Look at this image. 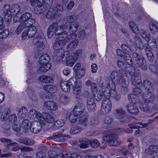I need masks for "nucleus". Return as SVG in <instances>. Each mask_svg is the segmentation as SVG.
I'll use <instances>...</instances> for the list:
<instances>
[{
    "label": "nucleus",
    "instance_id": "c9c22d12",
    "mask_svg": "<svg viewBox=\"0 0 158 158\" xmlns=\"http://www.w3.org/2000/svg\"><path fill=\"white\" fill-rule=\"evenodd\" d=\"M116 117L118 119L123 118L126 114L125 111L122 108H119L116 110Z\"/></svg>",
    "mask_w": 158,
    "mask_h": 158
},
{
    "label": "nucleus",
    "instance_id": "ddd939ff",
    "mask_svg": "<svg viewBox=\"0 0 158 158\" xmlns=\"http://www.w3.org/2000/svg\"><path fill=\"white\" fill-rule=\"evenodd\" d=\"M64 54H62L60 58L61 59H63L65 55V56L66 60H65L66 65L72 67L74 64L75 62L76 61L72 57L70 56V54L69 52H64Z\"/></svg>",
    "mask_w": 158,
    "mask_h": 158
},
{
    "label": "nucleus",
    "instance_id": "cd10ccee",
    "mask_svg": "<svg viewBox=\"0 0 158 158\" xmlns=\"http://www.w3.org/2000/svg\"><path fill=\"white\" fill-rule=\"evenodd\" d=\"M158 151V146L155 145H152L149 146L148 148L145 149V152L146 154L151 155L152 153H155Z\"/></svg>",
    "mask_w": 158,
    "mask_h": 158
},
{
    "label": "nucleus",
    "instance_id": "f257e3e1",
    "mask_svg": "<svg viewBox=\"0 0 158 158\" xmlns=\"http://www.w3.org/2000/svg\"><path fill=\"white\" fill-rule=\"evenodd\" d=\"M77 35L76 34L69 35L68 36V32L64 31L59 35L57 39L59 40L53 45V48L55 51H58L61 49L69 40L66 49L69 52L74 50L77 47L78 41L76 39Z\"/></svg>",
    "mask_w": 158,
    "mask_h": 158
},
{
    "label": "nucleus",
    "instance_id": "6e6d98bb",
    "mask_svg": "<svg viewBox=\"0 0 158 158\" xmlns=\"http://www.w3.org/2000/svg\"><path fill=\"white\" fill-rule=\"evenodd\" d=\"M149 49L147 48L146 50V56L148 60L150 62H153L154 60L153 54L149 50Z\"/></svg>",
    "mask_w": 158,
    "mask_h": 158
},
{
    "label": "nucleus",
    "instance_id": "bb28decb",
    "mask_svg": "<svg viewBox=\"0 0 158 158\" xmlns=\"http://www.w3.org/2000/svg\"><path fill=\"white\" fill-rule=\"evenodd\" d=\"M50 57L47 54H44L41 56L39 59V64H47L50 63Z\"/></svg>",
    "mask_w": 158,
    "mask_h": 158
},
{
    "label": "nucleus",
    "instance_id": "20e7f679",
    "mask_svg": "<svg viewBox=\"0 0 158 158\" xmlns=\"http://www.w3.org/2000/svg\"><path fill=\"white\" fill-rule=\"evenodd\" d=\"M76 81L75 77H72L67 81L62 80L60 82V86L62 90L65 92L69 91L70 90V86L73 84H75Z\"/></svg>",
    "mask_w": 158,
    "mask_h": 158
},
{
    "label": "nucleus",
    "instance_id": "9d476101",
    "mask_svg": "<svg viewBox=\"0 0 158 158\" xmlns=\"http://www.w3.org/2000/svg\"><path fill=\"white\" fill-rule=\"evenodd\" d=\"M104 140L107 141L110 146H116L118 144V137L114 134L109 135L103 137Z\"/></svg>",
    "mask_w": 158,
    "mask_h": 158
},
{
    "label": "nucleus",
    "instance_id": "680f3d73",
    "mask_svg": "<svg viewBox=\"0 0 158 158\" xmlns=\"http://www.w3.org/2000/svg\"><path fill=\"white\" fill-rule=\"evenodd\" d=\"M75 85V87L73 90V92L74 93L78 94L79 93L81 89V84H77V81L75 84H74L73 86Z\"/></svg>",
    "mask_w": 158,
    "mask_h": 158
},
{
    "label": "nucleus",
    "instance_id": "c03bdc74",
    "mask_svg": "<svg viewBox=\"0 0 158 158\" xmlns=\"http://www.w3.org/2000/svg\"><path fill=\"white\" fill-rule=\"evenodd\" d=\"M25 24L24 23H21L17 27L15 31L16 33L18 35L21 32L23 29L29 27V26H27L28 24Z\"/></svg>",
    "mask_w": 158,
    "mask_h": 158
},
{
    "label": "nucleus",
    "instance_id": "423d86ee",
    "mask_svg": "<svg viewBox=\"0 0 158 158\" xmlns=\"http://www.w3.org/2000/svg\"><path fill=\"white\" fill-rule=\"evenodd\" d=\"M43 119H40L39 121H35L30 129L31 132L34 134L39 133L42 130V128L44 126Z\"/></svg>",
    "mask_w": 158,
    "mask_h": 158
},
{
    "label": "nucleus",
    "instance_id": "2f4dec72",
    "mask_svg": "<svg viewBox=\"0 0 158 158\" xmlns=\"http://www.w3.org/2000/svg\"><path fill=\"white\" fill-rule=\"evenodd\" d=\"M27 113V108L24 107L21 108L18 112V116L19 118L22 119L25 118Z\"/></svg>",
    "mask_w": 158,
    "mask_h": 158
},
{
    "label": "nucleus",
    "instance_id": "f3484780",
    "mask_svg": "<svg viewBox=\"0 0 158 158\" xmlns=\"http://www.w3.org/2000/svg\"><path fill=\"white\" fill-rule=\"evenodd\" d=\"M112 85H109L106 88H102L101 89L102 94L106 99H109L110 98L111 94H113V91L112 90Z\"/></svg>",
    "mask_w": 158,
    "mask_h": 158
},
{
    "label": "nucleus",
    "instance_id": "6ab92c4d",
    "mask_svg": "<svg viewBox=\"0 0 158 158\" xmlns=\"http://www.w3.org/2000/svg\"><path fill=\"white\" fill-rule=\"evenodd\" d=\"M128 112L132 115H136L139 112V109L135 105L131 103L126 106Z\"/></svg>",
    "mask_w": 158,
    "mask_h": 158
},
{
    "label": "nucleus",
    "instance_id": "49530a36",
    "mask_svg": "<svg viewBox=\"0 0 158 158\" xmlns=\"http://www.w3.org/2000/svg\"><path fill=\"white\" fill-rule=\"evenodd\" d=\"M83 128L79 126H76L73 127L70 130V133L72 134H76L81 131Z\"/></svg>",
    "mask_w": 158,
    "mask_h": 158
},
{
    "label": "nucleus",
    "instance_id": "69168bd1",
    "mask_svg": "<svg viewBox=\"0 0 158 158\" xmlns=\"http://www.w3.org/2000/svg\"><path fill=\"white\" fill-rule=\"evenodd\" d=\"M19 149L20 148L19 146V144L15 141L13 144L10 147V149H9L13 151L16 152L19 150Z\"/></svg>",
    "mask_w": 158,
    "mask_h": 158
},
{
    "label": "nucleus",
    "instance_id": "aec40b11",
    "mask_svg": "<svg viewBox=\"0 0 158 158\" xmlns=\"http://www.w3.org/2000/svg\"><path fill=\"white\" fill-rule=\"evenodd\" d=\"M42 118L44 123V126L45 122L49 123H52L54 122V118L53 116L48 113L44 112L42 114Z\"/></svg>",
    "mask_w": 158,
    "mask_h": 158
},
{
    "label": "nucleus",
    "instance_id": "864d4df0",
    "mask_svg": "<svg viewBox=\"0 0 158 158\" xmlns=\"http://www.w3.org/2000/svg\"><path fill=\"white\" fill-rule=\"evenodd\" d=\"M79 141L80 143V148H85L88 147V143L84 138H80Z\"/></svg>",
    "mask_w": 158,
    "mask_h": 158
},
{
    "label": "nucleus",
    "instance_id": "09e8293b",
    "mask_svg": "<svg viewBox=\"0 0 158 158\" xmlns=\"http://www.w3.org/2000/svg\"><path fill=\"white\" fill-rule=\"evenodd\" d=\"M112 90L113 91V94L114 95V98L116 101H119L120 98L121 96L118 94L116 90V86L115 84H113L112 85Z\"/></svg>",
    "mask_w": 158,
    "mask_h": 158
},
{
    "label": "nucleus",
    "instance_id": "a211bd4d",
    "mask_svg": "<svg viewBox=\"0 0 158 158\" xmlns=\"http://www.w3.org/2000/svg\"><path fill=\"white\" fill-rule=\"evenodd\" d=\"M129 69L127 70V73L131 76V78H133L136 76H138L139 75V72L138 67L136 64L133 65V69Z\"/></svg>",
    "mask_w": 158,
    "mask_h": 158
},
{
    "label": "nucleus",
    "instance_id": "393cba45",
    "mask_svg": "<svg viewBox=\"0 0 158 158\" xmlns=\"http://www.w3.org/2000/svg\"><path fill=\"white\" fill-rule=\"evenodd\" d=\"M128 98L130 102L135 104L139 102L138 96L134 94H130L128 95Z\"/></svg>",
    "mask_w": 158,
    "mask_h": 158
},
{
    "label": "nucleus",
    "instance_id": "7c9ffc66",
    "mask_svg": "<svg viewBox=\"0 0 158 158\" xmlns=\"http://www.w3.org/2000/svg\"><path fill=\"white\" fill-rule=\"evenodd\" d=\"M0 140L4 144V145L8 149H10V147L15 142L10 139L4 138H1Z\"/></svg>",
    "mask_w": 158,
    "mask_h": 158
},
{
    "label": "nucleus",
    "instance_id": "0e129e2a",
    "mask_svg": "<svg viewBox=\"0 0 158 158\" xmlns=\"http://www.w3.org/2000/svg\"><path fill=\"white\" fill-rule=\"evenodd\" d=\"M89 143L91 146L94 148H97L100 145L99 142L97 139H92Z\"/></svg>",
    "mask_w": 158,
    "mask_h": 158
},
{
    "label": "nucleus",
    "instance_id": "c85d7f7f",
    "mask_svg": "<svg viewBox=\"0 0 158 158\" xmlns=\"http://www.w3.org/2000/svg\"><path fill=\"white\" fill-rule=\"evenodd\" d=\"M78 27V24L76 22H74L70 24L69 29V32L70 33L69 35L72 34H76L75 33L77 31Z\"/></svg>",
    "mask_w": 158,
    "mask_h": 158
},
{
    "label": "nucleus",
    "instance_id": "8fccbe9b",
    "mask_svg": "<svg viewBox=\"0 0 158 158\" xmlns=\"http://www.w3.org/2000/svg\"><path fill=\"white\" fill-rule=\"evenodd\" d=\"M131 52H130L129 54L125 53V54L123 56L122 58H123L126 61V62L128 64L130 65H131V66H132L133 62L131 58Z\"/></svg>",
    "mask_w": 158,
    "mask_h": 158
},
{
    "label": "nucleus",
    "instance_id": "58836bf2",
    "mask_svg": "<svg viewBox=\"0 0 158 158\" xmlns=\"http://www.w3.org/2000/svg\"><path fill=\"white\" fill-rule=\"evenodd\" d=\"M32 124L31 121L30 120L25 119L22 121L21 126L23 129L25 130H27L31 128Z\"/></svg>",
    "mask_w": 158,
    "mask_h": 158
},
{
    "label": "nucleus",
    "instance_id": "7ed1b4c3",
    "mask_svg": "<svg viewBox=\"0 0 158 158\" xmlns=\"http://www.w3.org/2000/svg\"><path fill=\"white\" fill-rule=\"evenodd\" d=\"M132 58L134 61L138 64L139 67H141L143 70H147V67L146 60L140 56L138 53L136 52L133 53Z\"/></svg>",
    "mask_w": 158,
    "mask_h": 158
},
{
    "label": "nucleus",
    "instance_id": "0eeeda50",
    "mask_svg": "<svg viewBox=\"0 0 158 158\" xmlns=\"http://www.w3.org/2000/svg\"><path fill=\"white\" fill-rule=\"evenodd\" d=\"M42 36V35L36 36L32 40L33 44L37 46L36 48L38 51H41L45 47V45L43 43L44 38Z\"/></svg>",
    "mask_w": 158,
    "mask_h": 158
},
{
    "label": "nucleus",
    "instance_id": "4c0bfd02",
    "mask_svg": "<svg viewBox=\"0 0 158 158\" xmlns=\"http://www.w3.org/2000/svg\"><path fill=\"white\" fill-rule=\"evenodd\" d=\"M142 85L145 90L149 91L153 89V85L148 80H145L143 81Z\"/></svg>",
    "mask_w": 158,
    "mask_h": 158
},
{
    "label": "nucleus",
    "instance_id": "2eb2a0df",
    "mask_svg": "<svg viewBox=\"0 0 158 158\" xmlns=\"http://www.w3.org/2000/svg\"><path fill=\"white\" fill-rule=\"evenodd\" d=\"M155 98V96L154 94L150 91L144 94L143 96V100L146 103L152 102Z\"/></svg>",
    "mask_w": 158,
    "mask_h": 158
},
{
    "label": "nucleus",
    "instance_id": "dca6fc26",
    "mask_svg": "<svg viewBox=\"0 0 158 158\" xmlns=\"http://www.w3.org/2000/svg\"><path fill=\"white\" fill-rule=\"evenodd\" d=\"M86 106L89 112H92L95 110L96 108V105L93 98H89L87 99Z\"/></svg>",
    "mask_w": 158,
    "mask_h": 158
},
{
    "label": "nucleus",
    "instance_id": "f704fd0d",
    "mask_svg": "<svg viewBox=\"0 0 158 158\" xmlns=\"http://www.w3.org/2000/svg\"><path fill=\"white\" fill-rule=\"evenodd\" d=\"M29 38L33 37L37 31L36 27L35 26H32L26 30Z\"/></svg>",
    "mask_w": 158,
    "mask_h": 158
},
{
    "label": "nucleus",
    "instance_id": "473e14b6",
    "mask_svg": "<svg viewBox=\"0 0 158 158\" xmlns=\"http://www.w3.org/2000/svg\"><path fill=\"white\" fill-rule=\"evenodd\" d=\"M43 88L45 91L52 93H55L57 89L55 85H45Z\"/></svg>",
    "mask_w": 158,
    "mask_h": 158
},
{
    "label": "nucleus",
    "instance_id": "37998d69",
    "mask_svg": "<svg viewBox=\"0 0 158 158\" xmlns=\"http://www.w3.org/2000/svg\"><path fill=\"white\" fill-rule=\"evenodd\" d=\"M52 9L57 16L59 15L63 9V6L60 5H56Z\"/></svg>",
    "mask_w": 158,
    "mask_h": 158
},
{
    "label": "nucleus",
    "instance_id": "72a5a7b5",
    "mask_svg": "<svg viewBox=\"0 0 158 158\" xmlns=\"http://www.w3.org/2000/svg\"><path fill=\"white\" fill-rule=\"evenodd\" d=\"M50 138L53 139L56 141H63L65 139H64L63 137L62 136L60 132H56L54 133L53 136L50 137Z\"/></svg>",
    "mask_w": 158,
    "mask_h": 158
},
{
    "label": "nucleus",
    "instance_id": "3c124183",
    "mask_svg": "<svg viewBox=\"0 0 158 158\" xmlns=\"http://www.w3.org/2000/svg\"><path fill=\"white\" fill-rule=\"evenodd\" d=\"M149 28L151 33L152 34H156L158 31V28L155 24L152 23L149 25Z\"/></svg>",
    "mask_w": 158,
    "mask_h": 158
},
{
    "label": "nucleus",
    "instance_id": "f8f14e48",
    "mask_svg": "<svg viewBox=\"0 0 158 158\" xmlns=\"http://www.w3.org/2000/svg\"><path fill=\"white\" fill-rule=\"evenodd\" d=\"M28 115V117L34 121H39L40 119H43L42 114L33 109L29 111Z\"/></svg>",
    "mask_w": 158,
    "mask_h": 158
},
{
    "label": "nucleus",
    "instance_id": "6e6552de",
    "mask_svg": "<svg viewBox=\"0 0 158 158\" xmlns=\"http://www.w3.org/2000/svg\"><path fill=\"white\" fill-rule=\"evenodd\" d=\"M112 108V102L109 99H104L102 101L101 110L104 114L108 113Z\"/></svg>",
    "mask_w": 158,
    "mask_h": 158
},
{
    "label": "nucleus",
    "instance_id": "9b49d317",
    "mask_svg": "<svg viewBox=\"0 0 158 158\" xmlns=\"http://www.w3.org/2000/svg\"><path fill=\"white\" fill-rule=\"evenodd\" d=\"M116 83L118 84L119 86L122 87L121 92L122 94H126L128 93L127 87L128 84H127L126 80L123 77H121L120 80L117 79Z\"/></svg>",
    "mask_w": 158,
    "mask_h": 158
},
{
    "label": "nucleus",
    "instance_id": "603ef678",
    "mask_svg": "<svg viewBox=\"0 0 158 158\" xmlns=\"http://www.w3.org/2000/svg\"><path fill=\"white\" fill-rule=\"evenodd\" d=\"M10 113V110L9 109H5L3 111L2 114L1 116V120L3 121L6 120L7 118V116Z\"/></svg>",
    "mask_w": 158,
    "mask_h": 158
},
{
    "label": "nucleus",
    "instance_id": "e2e57ef3",
    "mask_svg": "<svg viewBox=\"0 0 158 158\" xmlns=\"http://www.w3.org/2000/svg\"><path fill=\"white\" fill-rule=\"evenodd\" d=\"M65 123L64 121L62 119L57 120L54 123V126L57 128L61 127L63 126Z\"/></svg>",
    "mask_w": 158,
    "mask_h": 158
},
{
    "label": "nucleus",
    "instance_id": "a878e982",
    "mask_svg": "<svg viewBox=\"0 0 158 158\" xmlns=\"http://www.w3.org/2000/svg\"><path fill=\"white\" fill-rule=\"evenodd\" d=\"M138 124H140V123L133 122L132 123L129 124V128L126 129L124 131L125 132L127 133H130L132 132V129H139L140 127V126L138 125Z\"/></svg>",
    "mask_w": 158,
    "mask_h": 158
},
{
    "label": "nucleus",
    "instance_id": "4be33fe9",
    "mask_svg": "<svg viewBox=\"0 0 158 158\" xmlns=\"http://www.w3.org/2000/svg\"><path fill=\"white\" fill-rule=\"evenodd\" d=\"M53 0H39L37 2L38 6L43 8L48 5V9L50 7V5L52 3Z\"/></svg>",
    "mask_w": 158,
    "mask_h": 158
},
{
    "label": "nucleus",
    "instance_id": "1a4fd4ad",
    "mask_svg": "<svg viewBox=\"0 0 158 158\" xmlns=\"http://www.w3.org/2000/svg\"><path fill=\"white\" fill-rule=\"evenodd\" d=\"M2 11L4 18L7 21H9L12 18L11 7L9 4H5L2 7Z\"/></svg>",
    "mask_w": 158,
    "mask_h": 158
},
{
    "label": "nucleus",
    "instance_id": "a19ab883",
    "mask_svg": "<svg viewBox=\"0 0 158 158\" xmlns=\"http://www.w3.org/2000/svg\"><path fill=\"white\" fill-rule=\"evenodd\" d=\"M129 25L130 29L134 33L138 34L139 33L137 25L135 23L131 21L130 22Z\"/></svg>",
    "mask_w": 158,
    "mask_h": 158
},
{
    "label": "nucleus",
    "instance_id": "774afa93",
    "mask_svg": "<svg viewBox=\"0 0 158 158\" xmlns=\"http://www.w3.org/2000/svg\"><path fill=\"white\" fill-rule=\"evenodd\" d=\"M9 33L8 30L5 29L0 33V38L5 39L7 37Z\"/></svg>",
    "mask_w": 158,
    "mask_h": 158
},
{
    "label": "nucleus",
    "instance_id": "338daca9",
    "mask_svg": "<svg viewBox=\"0 0 158 158\" xmlns=\"http://www.w3.org/2000/svg\"><path fill=\"white\" fill-rule=\"evenodd\" d=\"M76 18H74L73 16L69 15L67 16L64 19V21H66V23H72L73 21H74Z\"/></svg>",
    "mask_w": 158,
    "mask_h": 158
},
{
    "label": "nucleus",
    "instance_id": "c756f323",
    "mask_svg": "<svg viewBox=\"0 0 158 158\" xmlns=\"http://www.w3.org/2000/svg\"><path fill=\"white\" fill-rule=\"evenodd\" d=\"M19 143L26 145H31L35 143V141L32 139L27 138H21L18 139Z\"/></svg>",
    "mask_w": 158,
    "mask_h": 158
},
{
    "label": "nucleus",
    "instance_id": "5fc2aeb1",
    "mask_svg": "<svg viewBox=\"0 0 158 158\" xmlns=\"http://www.w3.org/2000/svg\"><path fill=\"white\" fill-rule=\"evenodd\" d=\"M85 73V71L83 68H82L77 71L75 72V74L77 78H81L84 76Z\"/></svg>",
    "mask_w": 158,
    "mask_h": 158
},
{
    "label": "nucleus",
    "instance_id": "ea45409f",
    "mask_svg": "<svg viewBox=\"0 0 158 158\" xmlns=\"http://www.w3.org/2000/svg\"><path fill=\"white\" fill-rule=\"evenodd\" d=\"M48 5H47V6H46V7H44V8L39 6H36L34 8V11L37 15L42 14L48 9Z\"/></svg>",
    "mask_w": 158,
    "mask_h": 158
},
{
    "label": "nucleus",
    "instance_id": "412c9836",
    "mask_svg": "<svg viewBox=\"0 0 158 158\" xmlns=\"http://www.w3.org/2000/svg\"><path fill=\"white\" fill-rule=\"evenodd\" d=\"M88 116L87 115H82L78 120V124L81 125L84 129L87 126Z\"/></svg>",
    "mask_w": 158,
    "mask_h": 158
},
{
    "label": "nucleus",
    "instance_id": "39448f33",
    "mask_svg": "<svg viewBox=\"0 0 158 158\" xmlns=\"http://www.w3.org/2000/svg\"><path fill=\"white\" fill-rule=\"evenodd\" d=\"M32 15L30 13L26 12L21 15V23L25 24H28L27 26H30L31 25L35 23V20L31 18Z\"/></svg>",
    "mask_w": 158,
    "mask_h": 158
},
{
    "label": "nucleus",
    "instance_id": "de8ad7c7",
    "mask_svg": "<svg viewBox=\"0 0 158 158\" xmlns=\"http://www.w3.org/2000/svg\"><path fill=\"white\" fill-rule=\"evenodd\" d=\"M139 33L142 37L145 40L148 41L150 40V35L149 33H147L146 32L143 30H141Z\"/></svg>",
    "mask_w": 158,
    "mask_h": 158
},
{
    "label": "nucleus",
    "instance_id": "bf43d9fd",
    "mask_svg": "<svg viewBox=\"0 0 158 158\" xmlns=\"http://www.w3.org/2000/svg\"><path fill=\"white\" fill-rule=\"evenodd\" d=\"M78 117V116L76 114H74L72 112H71L69 114V119L71 123H73L76 121Z\"/></svg>",
    "mask_w": 158,
    "mask_h": 158
},
{
    "label": "nucleus",
    "instance_id": "5701e85b",
    "mask_svg": "<svg viewBox=\"0 0 158 158\" xmlns=\"http://www.w3.org/2000/svg\"><path fill=\"white\" fill-rule=\"evenodd\" d=\"M131 84L136 87H142V83L141 78L138 76L133 78H131Z\"/></svg>",
    "mask_w": 158,
    "mask_h": 158
},
{
    "label": "nucleus",
    "instance_id": "052dcab7",
    "mask_svg": "<svg viewBox=\"0 0 158 158\" xmlns=\"http://www.w3.org/2000/svg\"><path fill=\"white\" fill-rule=\"evenodd\" d=\"M56 16L57 15L55 13H54V11H53L52 9H50L48 10L46 15V17L50 19H52Z\"/></svg>",
    "mask_w": 158,
    "mask_h": 158
},
{
    "label": "nucleus",
    "instance_id": "b1692460",
    "mask_svg": "<svg viewBox=\"0 0 158 158\" xmlns=\"http://www.w3.org/2000/svg\"><path fill=\"white\" fill-rule=\"evenodd\" d=\"M39 79L41 82L44 83H52L53 82L52 78L48 75L41 76L39 77Z\"/></svg>",
    "mask_w": 158,
    "mask_h": 158
},
{
    "label": "nucleus",
    "instance_id": "79ce46f5",
    "mask_svg": "<svg viewBox=\"0 0 158 158\" xmlns=\"http://www.w3.org/2000/svg\"><path fill=\"white\" fill-rule=\"evenodd\" d=\"M84 111V108L82 106L79 105L76 106L72 112L73 113L76 114L79 116Z\"/></svg>",
    "mask_w": 158,
    "mask_h": 158
},
{
    "label": "nucleus",
    "instance_id": "4d7b16f0",
    "mask_svg": "<svg viewBox=\"0 0 158 158\" xmlns=\"http://www.w3.org/2000/svg\"><path fill=\"white\" fill-rule=\"evenodd\" d=\"M120 77V75L119 74V72L116 71H113L111 74V78L112 80H113L115 79V78H116V81H117V79L120 80V78H119Z\"/></svg>",
    "mask_w": 158,
    "mask_h": 158
},
{
    "label": "nucleus",
    "instance_id": "a18cd8bd",
    "mask_svg": "<svg viewBox=\"0 0 158 158\" xmlns=\"http://www.w3.org/2000/svg\"><path fill=\"white\" fill-rule=\"evenodd\" d=\"M21 9L20 6L18 5H12L11 6L12 14H19Z\"/></svg>",
    "mask_w": 158,
    "mask_h": 158
},
{
    "label": "nucleus",
    "instance_id": "4468645a",
    "mask_svg": "<svg viewBox=\"0 0 158 158\" xmlns=\"http://www.w3.org/2000/svg\"><path fill=\"white\" fill-rule=\"evenodd\" d=\"M44 106L48 110L52 111H56L58 109L57 104L52 101H48L44 102Z\"/></svg>",
    "mask_w": 158,
    "mask_h": 158
},
{
    "label": "nucleus",
    "instance_id": "f03ea898",
    "mask_svg": "<svg viewBox=\"0 0 158 158\" xmlns=\"http://www.w3.org/2000/svg\"><path fill=\"white\" fill-rule=\"evenodd\" d=\"M67 26L65 24H63L57 27V24L54 23L51 24L48 29L47 35L49 38H51L54 35H57L56 40V43L59 40L57 39L59 35L63 33L65 31H63L66 28Z\"/></svg>",
    "mask_w": 158,
    "mask_h": 158
},
{
    "label": "nucleus",
    "instance_id": "e433bc0d",
    "mask_svg": "<svg viewBox=\"0 0 158 158\" xmlns=\"http://www.w3.org/2000/svg\"><path fill=\"white\" fill-rule=\"evenodd\" d=\"M39 70L42 72H45L49 70L51 68V65L50 63L47 64H40Z\"/></svg>",
    "mask_w": 158,
    "mask_h": 158
},
{
    "label": "nucleus",
    "instance_id": "13d9d810",
    "mask_svg": "<svg viewBox=\"0 0 158 158\" xmlns=\"http://www.w3.org/2000/svg\"><path fill=\"white\" fill-rule=\"evenodd\" d=\"M82 52L81 50H76L74 53L73 58L76 61L77 59L79 58L81 56Z\"/></svg>",
    "mask_w": 158,
    "mask_h": 158
}]
</instances>
